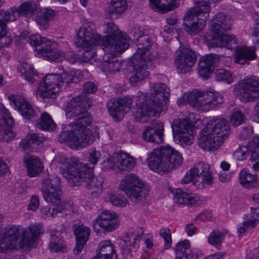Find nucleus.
<instances>
[{
    "label": "nucleus",
    "instance_id": "obj_1",
    "mask_svg": "<svg viewBox=\"0 0 259 259\" xmlns=\"http://www.w3.org/2000/svg\"><path fill=\"white\" fill-rule=\"evenodd\" d=\"M150 91L154 96L151 98L142 92L136 97L137 108L133 115L142 123L148 122L151 117L158 116L166 109L170 91L167 85L161 82L150 84Z\"/></svg>",
    "mask_w": 259,
    "mask_h": 259
},
{
    "label": "nucleus",
    "instance_id": "obj_54",
    "mask_svg": "<svg viewBox=\"0 0 259 259\" xmlns=\"http://www.w3.org/2000/svg\"><path fill=\"white\" fill-rule=\"evenodd\" d=\"M7 24L0 22V50L7 47L12 42V39L7 36Z\"/></svg>",
    "mask_w": 259,
    "mask_h": 259
},
{
    "label": "nucleus",
    "instance_id": "obj_52",
    "mask_svg": "<svg viewBox=\"0 0 259 259\" xmlns=\"http://www.w3.org/2000/svg\"><path fill=\"white\" fill-rule=\"evenodd\" d=\"M104 200L117 207H124L127 203L126 199L122 195L112 193L107 194Z\"/></svg>",
    "mask_w": 259,
    "mask_h": 259
},
{
    "label": "nucleus",
    "instance_id": "obj_46",
    "mask_svg": "<svg viewBox=\"0 0 259 259\" xmlns=\"http://www.w3.org/2000/svg\"><path fill=\"white\" fill-rule=\"evenodd\" d=\"M18 70L28 82L31 83L34 82V76L36 72L32 64L25 62L21 63L18 67Z\"/></svg>",
    "mask_w": 259,
    "mask_h": 259
},
{
    "label": "nucleus",
    "instance_id": "obj_53",
    "mask_svg": "<svg viewBox=\"0 0 259 259\" xmlns=\"http://www.w3.org/2000/svg\"><path fill=\"white\" fill-rule=\"evenodd\" d=\"M126 0H111L109 7L110 13H121L127 8Z\"/></svg>",
    "mask_w": 259,
    "mask_h": 259
},
{
    "label": "nucleus",
    "instance_id": "obj_16",
    "mask_svg": "<svg viewBox=\"0 0 259 259\" xmlns=\"http://www.w3.org/2000/svg\"><path fill=\"white\" fill-rule=\"evenodd\" d=\"M132 33L137 49L131 58L148 60L146 54L151 47L152 41L151 38L145 34L144 29L141 27H134Z\"/></svg>",
    "mask_w": 259,
    "mask_h": 259
},
{
    "label": "nucleus",
    "instance_id": "obj_4",
    "mask_svg": "<svg viewBox=\"0 0 259 259\" xmlns=\"http://www.w3.org/2000/svg\"><path fill=\"white\" fill-rule=\"evenodd\" d=\"M182 161L181 154L168 145L154 149L148 159L150 168L161 175L176 168Z\"/></svg>",
    "mask_w": 259,
    "mask_h": 259
},
{
    "label": "nucleus",
    "instance_id": "obj_37",
    "mask_svg": "<svg viewBox=\"0 0 259 259\" xmlns=\"http://www.w3.org/2000/svg\"><path fill=\"white\" fill-rule=\"evenodd\" d=\"M226 33L214 34L213 38L210 40L209 45L212 47H226L232 49L236 44V39L233 36L228 35Z\"/></svg>",
    "mask_w": 259,
    "mask_h": 259
},
{
    "label": "nucleus",
    "instance_id": "obj_51",
    "mask_svg": "<svg viewBox=\"0 0 259 259\" xmlns=\"http://www.w3.org/2000/svg\"><path fill=\"white\" fill-rule=\"evenodd\" d=\"M19 18V14L16 8H11L6 11L0 10V22L7 24L10 21L16 20Z\"/></svg>",
    "mask_w": 259,
    "mask_h": 259
},
{
    "label": "nucleus",
    "instance_id": "obj_19",
    "mask_svg": "<svg viewBox=\"0 0 259 259\" xmlns=\"http://www.w3.org/2000/svg\"><path fill=\"white\" fill-rule=\"evenodd\" d=\"M196 59V54L189 49L180 47L176 52L175 64L179 72H190Z\"/></svg>",
    "mask_w": 259,
    "mask_h": 259
},
{
    "label": "nucleus",
    "instance_id": "obj_7",
    "mask_svg": "<svg viewBox=\"0 0 259 259\" xmlns=\"http://www.w3.org/2000/svg\"><path fill=\"white\" fill-rule=\"evenodd\" d=\"M185 100L188 104L199 112H206L223 102V98L218 93L194 90L185 97L178 100L179 106L183 105Z\"/></svg>",
    "mask_w": 259,
    "mask_h": 259
},
{
    "label": "nucleus",
    "instance_id": "obj_29",
    "mask_svg": "<svg viewBox=\"0 0 259 259\" xmlns=\"http://www.w3.org/2000/svg\"><path fill=\"white\" fill-rule=\"evenodd\" d=\"M72 229L76 240L73 252L74 254L77 255L81 252L88 240L90 235V230L81 223L74 224Z\"/></svg>",
    "mask_w": 259,
    "mask_h": 259
},
{
    "label": "nucleus",
    "instance_id": "obj_40",
    "mask_svg": "<svg viewBox=\"0 0 259 259\" xmlns=\"http://www.w3.org/2000/svg\"><path fill=\"white\" fill-rule=\"evenodd\" d=\"M56 13L52 9L44 8L41 9L35 16V21L41 27L46 29L49 27L50 21L52 20Z\"/></svg>",
    "mask_w": 259,
    "mask_h": 259
},
{
    "label": "nucleus",
    "instance_id": "obj_62",
    "mask_svg": "<svg viewBox=\"0 0 259 259\" xmlns=\"http://www.w3.org/2000/svg\"><path fill=\"white\" fill-rule=\"evenodd\" d=\"M195 175L194 173L191 171V169L186 174L185 177L182 180L183 184H188L192 182L193 184L196 187V182H195Z\"/></svg>",
    "mask_w": 259,
    "mask_h": 259
},
{
    "label": "nucleus",
    "instance_id": "obj_42",
    "mask_svg": "<svg viewBox=\"0 0 259 259\" xmlns=\"http://www.w3.org/2000/svg\"><path fill=\"white\" fill-rule=\"evenodd\" d=\"M98 255L101 259H117V255L114 249L113 244L109 241H104L99 244Z\"/></svg>",
    "mask_w": 259,
    "mask_h": 259
},
{
    "label": "nucleus",
    "instance_id": "obj_9",
    "mask_svg": "<svg viewBox=\"0 0 259 259\" xmlns=\"http://www.w3.org/2000/svg\"><path fill=\"white\" fill-rule=\"evenodd\" d=\"M29 42L35 47L37 54L40 55L47 60L54 62H61L64 57V52L55 50L56 44L38 34L30 36Z\"/></svg>",
    "mask_w": 259,
    "mask_h": 259
},
{
    "label": "nucleus",
    "instance_id": "obj_34",
    "mask_svg": "<svg viewBox=\"0 0 259 259\" xmlns=\"http://www.w3.org/2000/svg\"><path fill=\"white\" fill-rule=\"evenodd\" d=\"M175 203L180 205H199L203 201V198L198 195L187 193L182 189H177L174 197Z\"/></svg>",
    "mask_w": 259,
    "mask_h": 259
},
{
    "label": "nucleus",
    "instance_id": "obj_24",
    "mask_svg": "<svg viewBox=\"0 0 259 259\" xmlns=\"http://www.w3.org/2000/svg\"><path fill=\"white\" fill-rule=\"evenodd\" d=\"M44 233L42 225L40 223L30 225L23 231V235L19 241V247H33L39 236Z\"/></svg>",
    "mask_w": 259,
    "mask_h": 259
},
{
    "label": "nucleus",
    "instance_id": "obj_31",
    "mask_svg": "<svg viewBox=\"0 0 259 259\" xmlns=\"http://www.w3.org/2000/svg\"><path fill=\"white\" fill-rule=\"evenodd\" d=\"M232 20L223 13L216 14L211 20L210 28L214 34L227 32L231 29Z\"/></svg>",
    "mask_w": 259,
    "mask_h": 259
},
{
    "label": "nucleus",
    "instance_id": "obj_14",
    "mask_svg": "<svg viewBox=\"0 0 259 259\" xmlns=\"http://www.w3.org/2000/svg\"><path fill=\"white\" fill-rule=\"evenodd\" d=\"M234 90L238 91L244 102H251L259 98V78L251 76L242 80L236 84Z\"/></svg>",
    "mask_w": 259,
    "mask_h": 259
},
{
    "label": "nucleus",
    "instance_id": "obj_48",
    "mask_svg": "<svg viewBox=\"0 0 259 259\" xmlns=\"http://www.w3.org/2000/svg\"><path fill=\"white\" fill-rule=\"evenodd\" d=\"M55 207L53 208V214H56V216L64 217L67 215L73 210L72 204L71 202H61L55 204Z\"/></svg>",
    "mask_w": 259,
    "mask_h": 259
},
{
    "label": "nucleus",
    "instance_id": "obj_59",
    "mask_svg": "<svg viewBox=\"0 0 259 259\" xmlns=\"http://www.w3.org/2000/svg\"><path fill=\"white\" fill-rule=\"evenodd\" d=\"M190 247L189 242L187 240L178 242L175 249L176 255H183Z\"/></svg>",
    "mask_w": 259,
    "mask_h": 259
},
{
    "label": "nucleus",
    "instance_id": "obj_55",
    "mask_svg": "<svg viewBox=\"0 0 259 259\" xmlns=\"http://www.w3.org/2000/svg\"><path fill=\"white\" fill-rule=\"evenodd\" d=\"M215 77L218 81H225L228 84L233 82L232 74L230 71L224 69H218L215 71Z\"/></svg>",
    "mask_w": 259,
    "mask_h": 259
},
{
    "label": "nucleus",
    "instance_id": "obj_8",
    "mask_svg": "<svg viewBox=\"0 0 259 259\" xmlns=\"http://www.w3.org/2000/svg\"><path fill=\"white\" fill-rule=\"evenodd\" d=\"M119 189L133 203H139L149 194L143 181L135 174H128L120 182Z\"/></svg>",
    "mask_w": 259,
    "mask_h": 259
},
{
    "label": "nucleus",
    "instance_id": "obj_33",
    "mask_svg": "<svg viewBox=\"0 0 259 259\" xmlns=\"http://www.w3.org/2000/svg\"><path fill=\"white\" fill-rule=\"evenodd\" d=\"M220 59L219 56L216 54H209L202 57L199 62V74L202 77H208Z\"/></svg>",
    "mask_w": 259,
    "mask_h": 259
},
{
    "label": "nucleus",
    "instance_id": "obj_41",
    "mask_svg": "<svg viewBox=\"0 0 259 259\" xmlns=\"http://www.w3.org/2000/svg\"><path fill=\"white\" fill-rule=\"evenodd\" d=\"M239 181L240 184L245 188H255L259 185V181L256 176L250 174L246 168L240 172Z\"/></svg>",
    "mask_w": 259,
    "mask_h": 259
},
{
    "label": "nucleus",
    "instance_id": "obj_15",
    "mask_svg": "<svg viewBox=\"0 0 259 259\" xmlns=\"http://www.w3.org/2000/svg\"><path fill=\"white\" fill-rule=\"evenodd\" d=\"M104 55L115 57L123 53L129 47V41L126 35L116 37H102L101 43Z\"/></svg>",
    "mask_w": 259,
    "mask_h": 259
},
{
    "label": "nucleus",
    "instance_id": "obj_28",
    "mask_svg": "<svg viewBox=\"0 0 259 259\" xmlns=\"http://www.w3.org/2000/svg\"><path fill=\"white\" fill-rule=\"evenodd\" d=\"M219 139L205 126L199 134L198 143L199 147L204 150L213 151L222 144Z\"/></svg>",
    "mask_w": 259,
    "mask_h": 259
},
{
    "label": "nucleus",
    "instance_id": "obj_3",
    "mask_svg": "<svg viewBox=\"0 0 259 259\" xmlns=\"http://www.w3.org/2000/svg\"><path fill=\"white\" fill-rule=\"evenodd\" d=\"M77 117L70 124V131L61 133L59 141L61 143L67 142L72 148L78 149L92 144L96 138L92 131L86 127L92 122V117L87 110Z\"/></svg>",
    "mask_w": 259,
    "mask_h": 259
},
{
    "label": "nucleus",
    "instance_id": "obj_21",
    "mask_svg": "<svg viewBox=\"0 0 259 259\" xmlns=\"http://www.w3.org/2000/svg\"><path fill=\"white\" fill-rule=\"evenodd\" d=\"M133 100L130 97H125L111 100L107 103V108L109 114L116 121L122 119L128 112L132 105Z\"/></svg>",
    "mask_w": 259,
    "mask_h": 259
},
{
    "label": "nucleus",
    "instance_id": "obj_64",
    "mask_svg": "<svg viewBox=\"0 0 259 259\" xmlns=\"http://www.w3.org/2000/svg\"><path fill=\"white\" fill-rule=\"evenodd\" d=\"M177 0H162V11L168 12L175 8L174 3Z\"/></svg>",
    "mask_w": 259,
    "mask_h": 259
},
{
    "label": "nucleus",
    "instance_id": "obj_32",
    "mask_svg": "<svg viewBox=\"0 0 259 259\" xmlns=\"http://www.w3.org/2000/svg\"><path fill=\"white\" fill-rule=\"evenodd\" d=\"M163 124L156 122L153 126H147L143 131L142 137L146 141L159 144L163 141Z\"/></svg>",
    "mask_w": 259,
    "mask_h": 259
},
{
    "label": "nucleus",
    "instance_id": "obj_39",
    "mask_svg": "<svg viewBox=\"0 0 259 259\" xmlns=\"http://www.w3.org/2000/svg\"><path fill=\"white\" fill-rule=\"evenodd\" d=\"M115 159L119 170L129 171L136 165L134 158L124 152L115 153Z\"/></svg>",
    "mask_w": 259,
    "mask_h": 259
},
{
    "label": "nucleus",
    "instance_id": "obj_27",
    "mask_svg": "<svg viewBox=\"0 0 259 259\" xmlns=\"http://www.w3.org/2000/svg\"><path fill=\"white\" fill-rule=\"evenodd\" d=\"M9 99L11 105L14 109L19 111L25 119L29 120L34 116L33 108L24 97L12 95L9 97Z\"/></svg>",
    "mask_w": 259,
    "mask_h": 259
},
{
    "label": "nucleus",
    "instance_id": "obj_13",
    "mask_svg": "<svg viewBox=\"0 0 259 259\" xmlns=\"http://www.w3.org/2000/svg\"><path fill=\"white\" fill-rule=\"evenodd\" d=\"M171 128L175 142L185 147L193 142V126L190 120L178 119L172 121Z\"/></svg>",
    "mask_w": 259,
    "mask_h": 259
},
{
    "label": "nucleus",
    "instance_id": "obj_47",
    "mask_svg": "<svg viewBox=\"0 0 259 259\" xmlns=\"http://www.w3.org/2000/svg\"><path fill=\"white\" fill-rule=\"evenodd\" d=\"M19 17L21 16H31L34 14L37 10L36 4L34 2H26L23 3L19 8H16Z\"/></svg>",
    "mask_w": 259,
    "mask_h": 259
},
{
    "label": "nucleus",
    "instance_id": "obj_5",
    "mask_svg": "<svg viewBox=\"0 0 259 259\" xmlns=\"http://www.w3.org/2000/svg\"><path fill=\"white\" fill-rule=\"evenodd\" d=\"M77 81L78 78L72 71L48 74L40 82L36 96L37 98H54L62 88H66L70 83H76Z\"/></svg>",
    "mask_w": 259,
    "mask_h": 259
},
{
    "label": "nucleus",
    "instance_id": "obj_36",
    "mask_svg": "<svg viewBox=\"0 0 259 259\" xmlns=\"http://www.w3.org/2000/svg\"><path fill=\"white\" fill-rule=\"evenodd\" d=\"M23 161L27 168V174L30 177L38 176L43 170V164L40 159L36 156L28 154L24 157Z\"/></svg>",
    "mask_w": 259,
    "mask_h": 259
},
{
    "label": "nucleus",
    "instance_id": "obj_45",
    "mask_svg": "<svg viewBox=\"0 0 259 259\" xmlns=\"http://www.w3.org/2000/svg\"><path fill=\"white\" fill-rule=\"evenodd\" d=\"M4 236L11 241V245H15L18 247V240L19 237L20 229L19 227L9 225L6 227L3 231Z\"/></svg>",
    "mask_w": 259,
    "mask_h": 259
},
{
    "label": "nucleus",
    "instance_id": "obj_30",
    "mask_svg": "<svg viewBox=\"0 0 259 259\" xmlns=\"http://www.w3.org/2000/svg\"><path fill=\"white\" fill-rule=\"evenodd\" d=\"M148 61L149 60L131 58V63L135 71V73L130 78L133 85H136L137 83L148 77L149 72L146 70Z\"/></svg>",
    "mask_w": 259,
    "mask_h": 259
},
{
    "label": "nucleus",
    "instance_id": "obj_10",
    "mask_svg": "<svg viewBox=\"0 0 259 259\" xmlns=\"http://www.w3.org/2000/svg\"><path fill=\"white\" fill-rule=\"evenodd\" d=\"M29 42L35 47L37 54L40 55L47 60L54 62H61L64 57V52L55 50L56 44L38 34L30 36Z\"/></svg>",
    "mask_w": 259,
    "mask_h": 259
},
{
    "label": "nucleus",
    "instance_id": "obj_44",
    "mask_svg": "<svg viewBox=\"0 0 259 259\" xmlns=\"http://www.w3.org/2000/svg\"><path fill=\"white\" fill-rule=\"evenodd\" d=\"M255 55L253 50H248L246 47L238 49L235 55V62L241 65L247 63L248 61L254 59Z\"/></svg>",
    "mask_w": 259,
    "mask_h": 259
},
{
    "label": "nucleus",
    "instance_id": "obj_22",
    "mask_svg": "<svg viewBox=\"0 0 259 259\" xmlns=\"http://www.w3.org/2000/svg\"><path fill=\"white\" fill-rule=\"evenodd\" d=\"M14 125V120L9 111L0 103V141L8 142L15 137L10 127Z\"/></svg>",
    "mask_w": 259,
    "mask_h": 259
},
{
    "label": "nucleus",
    "instance_id": "obj_18",
    "mask_svg": "<svg viewBox=\"0 0 259 259\" xmlns=\"http://www.w3.org/2000/svg\"><path fill=\"white\" fill-rule=\"evenodd\" d=\"M92 105V99L86 95H80L68 102L65 108L66 115L68 118L77 117Z\"/></svg>",
    "mask_w": 259,
    "mask_h": 259
},
{
    "label": "nucleus",
    "instance_id": "obj_49",
    "mask_svg": "<svg viewBox=\"0 0 259 259\" xmlns=\"http://www.w3.org/2000/svg\"><path fill=\"white\" fill-rule=\"evenodd\" d=\"M36 126L42 130L52 131L55 127V123L48 113H43L38 120Z\"/></svg>",
    "mask_w": 259,
    "mask_h": 259
},
{
    "label": "nucleus",
    "instance_id": "obj_57",
    "mask_svg": "<svg viewBox=\"0 0 259 259\" xmlns=\"http://www.w3.org/2000/svg\"><path fill=\"white\" fill-rule=\"evenodd\" d=\"M159 234L165 241V249L170 248L172 243L170 230L168 228H162L160 230Z\"/></svg>",
    "mask_w": 259,
    "mask_h": 259
},
{
    "label": "nucleus",
    "instance_id": "obj_6",
    "mask_svg": "<svg viewBox=\"0 0 259 259\" xmlns=\"http://www.w3.org/2000/svg\"><path fill=\"white\" fill-rule=\"evenodd\" d=\"M194 4L183 18V28L191 35H195L204 29L211 10L210 4L207 1L195 0Z\"/></svg>",
    "mask_w": 259,
    "mask_h": 259
},
{
    "label": "nucleus",
    "instance_id": "obj_23",
    "mask_svg": "<svg viewBox=\"0 0 259 259\" xmlns=\"http://www.w3.org/2000/svg\"><path fill=\"white\" fill-rule=\"evenodd\" d=\"M249 154L252 161L259 158V137H253L248 146H239L234 152L233 156L237 160H243Z\"/></svg>",
    "mask_w": 259,
    "mask_h": 259
},
{
    "label": "nucleus",
    "instance_id": "obj_20",
    "mask_svg": "<svg viewBox=\"0 0 259 259\" xmlns=\"http://www.w3.org/2000/svg\"><path fill=\"white\" fill-rule=\"evenodd\" d=\"M143 236V232L138 229H131L121 237L122 254L125 257L132 256L133 249L139 247V244Z\"/></svg>",
    "mask_w": 259,
    "mask_h": 259
},
{
    "label": "nucleus",
    "instance_id": "obj_63",
    "mask_svg": "<svg viewBox=\"0 0 259 259\" xmlns=\"http://www.w3.org/2000/svg\"><path fill=\"white\" fill-rule=\"evenodd\" d=\"M97 90V87L93 82H87L83 85V91L86 94H92Z\"/></svg>",
    "mask_w": 259,
    "mask_h": 259
},
{
    "label": "nucleus",
    "instance_id": "obj_2",
    "mask_svg": "<svg viewBox=\"0 0 259 259\" xmlns=\"http://www.w3.org/2000/svg\"><path fill=\"white\" fill-rule=\"evenodd\" d=\"M60 163L62 174L71 186H79L84 182L87 189L92 191V196L97 197L101 193L103 179L95 177L93 169L74 157L62 158Z\"/></svg>",
    "mask_w": 259,
    "mask_h": 259
},
{
    "label": "nucleus",
    "instance_id": "obj_43",
    "mask_svg": "<svg viewBox=\"0 0 259 259\" xmlns=\"http://www.w3.org/2000/svg\"><path fill=\"white\" fill-rule=\"evenodd\" d=\"M42 141V138L39 136L38 134H29L25 139L21 140L20 147L25 152H29L34 148V145L35 143L38 145Z\"/></svg>",
    "mask_w": 259,
    "mask_h": 259
},
{
    "label": "nucleus",
    "instance_id": "obj_35",
    "mask_svg": "<svg viewBox=\"0 0 259 259\" xmlns=\"http://www.w3.org/2000/svg\"><path fill=\"white\" fill-rule=\"evenodd\" d=\"M50 241L48 245L49 250L55 252H65L68 248L65 241L62 237V233L60 231L52 229L50 231Z\"/></svg>",
    "mask_w": 259,
    "mask_h": 259
},
{
    "label": "nucleus",
    "instance_id": "obj_61",
    "mask_svg": "<svg viewBox=\"0 0 259 259\" xmlns=\"http://www.w3.org/2000/svg\"><path fill=\"white\" fill-rule=\"evenodd\" d=\"M39 205V200L38 196L33 195L31 196L28 209L32 211H35Z\"/></svg>",
    "mask_w": 259,
    "mask_h": 259
},
{
    "label": "nucleus",
    "instance_id": "obj_38",
    "mask_svg": "<svg viewBox=\"0 0 259 259\" xmlns=\"http://www.w3.org/2000/svg\"><path fill=\"white\" fill-rule=\"evenodd\" d=\"M99 67L107 75L113 74L119 71L121 63L114 57L104 55L103 61L99 64Z\"/></svg>",
    "mask_w": 259,
    "mask_h": 259
},
{
    "label": "nucleus",
    "instance_id": "obj_50",
    "mask_svg": "<svg viewBox=\"0 0 259 259\" xmlns=\"http://www.w3.org/2000/svg\"><path fill=\"white\" fill-rule=\"evenodd\" d=\"M226 233L219 230L212 231L208 237V243L220 249Z\"/></svg>",
    "mask_w": 259,
    "mask_h": 259
},
{
    "label": "nucleus",
    "instance_id": "obj_58",
    "mask_svg": "<svg viewBox=\"0 0 259 259\" xmlns=\"http://www.w3.org/2000/svg\"><path fill=\"white\" fill-rule=\"evenodd\" d=\"M244 120V114L238 110L235 111L231 116V123L235 126L240 125Z\"/></svg>",
    "mask_w": 259,
    "mask_h": 259
},
{
    "label": "nucleus",
    "instance_id": "obj_17",
    "mask_svg": "<svg viewBox=\"0 0 259 259\" xmlns=\"http://www.w3.org/2000/svg\"><path fill=\"white\" fill-rule=\"evenodd\" d=\"M117 214L109 210H104L98 216L93 223L94 230L97 233L100 231L109 232L115 230L119 226Z\"/></svg>",
    "mask_w": 259,
    "mask_h": 259
},
{
    "label": "nucleus",
    "instance_id": "obj_26",
    "mask_svg": "<svg viewBox=\"0 0 259 259\" xmlns=\"http://www.w3.org/2000/svg\"><path fill=\"white\" fill-rule=\"evenodd\" d=\"M208 131L216 138H218L222 144L230 134L229 122L223 118H214L210 120L205 125Z\"/></svg>",
    "mask_w": 259,
    "mask_h": 259
},
{
    "label": "nucleus",
    "instance_id": "obj_12",
    "mask_svg": "<svg viewBox=\"0 0 259 259\" xmlns=\"http://www.w3.org/2000/svg\"><path fill=\"white\" fill-rule=\"evenodd\" d=\"M102 36L96 31L95 25L90 22H84L76 32L74 42L78 48H90L99 45Z\"/></svg>",
    "mask_w": 259,
    "mask_h": 259
},
{
    "label": "nucleus",
    "instance_id": "obj_25",
    "mask_svg": "<svg viewBox=\"0 0 259 259\" xmlns=\"http://www.w3.org/2000/svg\"><path fill=\"white\" fill-rule=\"evenodd\" d=\"M191 171L195 175V182H196V187L203 189L204 185H211L213 183L212 177L209 172V165L203 162L197 163L193 168Z\"/></svg>",
    "mask_w": 259,
    "mask_h": 259
},
{
    "label": "nucleus",
    "instance_id": "obj_11",
    "mask_svg": "<svg viewBox=\"0 0 259 259\" xmlns=\"http://www.w3.org/2000/svg\"><path fill=\"white\" fill-rule=\"evenodd\" d=\"M39 189L47 202L56 204L61 200L62 191L59 177L49 175L48 177L44 178L41 181Z\"/></svg>",
    "mask_w": 259,
    "mask_h": 259
},
{
    "label": "nucleus",
    "instance_id": "obj_56",
    "mask_svg": "<svg viewBox=\"0 0 259 259\" xmlns=\"http://www.w3.org/2000/svg\"><path fill=\"white\" fill-rule=\"evenodd\" d=\"M105 32L107 34L106 36L116 37L124 35L119 30L118 27L113 22L108 23L104 28Z\"/></svg>",
    "mask_w": 259,
    "mask_h": 259
},
{
    "label": "nucleus",
    "instance_id": "obj_60",
    "mask_svg": "<svg viewBox=\"0 0 259 259\" xmlns=\"http://www.w3.org/2000/svg\"><path fill=\"white\" fill-rule=\"evenodd\" d=\"M15 245H11V241H8L4 236L0 237V252H5L8 249L17 248Z\"/></svg>",
    "mask_w": 259,
    "mask_h": 259
}]
</instances>
